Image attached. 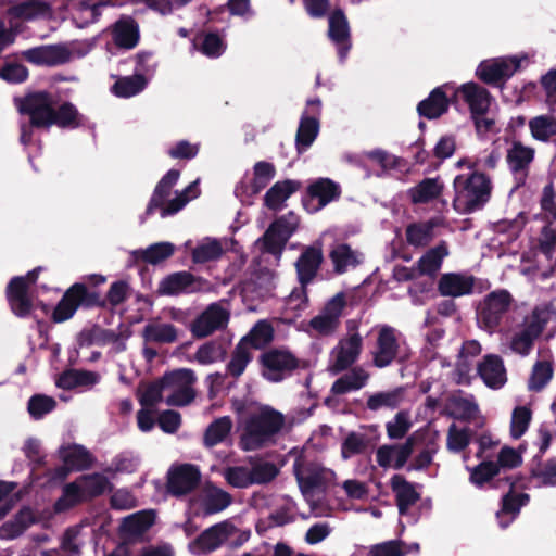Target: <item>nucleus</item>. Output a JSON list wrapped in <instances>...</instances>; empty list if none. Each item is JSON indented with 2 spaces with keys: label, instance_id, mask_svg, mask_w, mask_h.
<instances>
[{
  "label": "nucleus",
  "instance_id": "17",
  "mask_svg": "<svg viewBox=\"0 0 556 556\" xmlns=\"http://www.w3.org/2000/svg\"><path fill=\"white\" fill-rule=\"evenodd\" d=\"M18 55L37 66H58L71 60V51L63 45H43L23 50Z\"/></svg>",
  "mask_w": 556,
  "mask_h": 556
},
{
  "label": "nucleus",
  "instance_id": "45",
  "mask_svg": "<svg viewBox=\"0 0 556 556\" xmlns=\"http://www.w3.org/2000/svg\"><path fill=\"white\" fill-rule=\"evenodd\" d=\"M438 225L439 223L435 218L409 224L405 230L407 243L415 248L428 245L433 240V230Z\"/></svg>",
  "mask_w": 556,
  "mask_h": 556
},
{
  "label": "nucleus",
  "instance_id": "56",
  "mask_svg": "<svg viewBox=\"0 0 556 556\" xmlns=\"http://www.w3.org/2000/svg\"><path fill=\"white\" fill-rule=\"evenodd\" d=\"M529 129L533 139L547 142L556 136V117L538 115L529 121Z\"/></svg>",
  "mask_w": 556,
  "mask_h": 556
},
{
  "label": "nucleus",
  "instance_id": "31",
  "mask_svg": "<svg viewBox=\"0 0 556 556\" xmlns=\"http://www.w3.org/2000/svg\"><path fill=\"white\" fill-rule=\"evenodd\" d=\"M477 369L482 381L491 389H500L507 381L506 369L503 359L498 355H485L482 362L478 364Z\"/></svg>",
  "mask_w": 556,
  "mask_h": 556
},
{
  "label": "nucleus",
  "instance_id": "9",
  "mask_svg": "<svg viewBox=\"0 0 556 556\" xmlns=\"http://www.w3.org/2000/svg\"><path fill=\"white\" fill-rule=\"evenodd\" d=\"M298 225L299 219L293 212L276 218L260 239L262 252L280 257Z\"/></svg>",
  "mask_w": 556,
  "mask_h": 556
},
{
  "label": "nucleus",
  "instance_id": "58",
  "mask_svg": "<svg viewBox=\"0 0 556 556\" xmlns=\"http://www.w3.org/2000/svg\"><path fill=\"white\" fill-rule=\"evenodd\" d=\"M224 254L222 243L217 239H207V241L198 244L191 253L192 262L204 264L217 261Z\"/></svg>",
  "mask_w": 556,
  "mask_h": 556
},
{
  "label": "nucleus",
  "instance_id": "51",
  "mask_svg": "<svg viewBox=\"0 0 556 556\" xmlns=\"http://www.w3.org/2000/svg\"><path fill=\"white\" fill-rule=\"evenodd\" d=\"M193 45L202 54L212 59L220 56L227 48L225 40L217 33L199 34Z\"/></svg>",
  "mask_w": 556,
  "mask_h": 556
},
{
  "label": "nucleus",
  "instance_id": "53",
  "mask_svg": "<svg viewBox=\"0 0 556 556\" xmlns=\"http://www.w3.org/2000/svg\"><path fill=\"white\" fill-rule=\"evenodd\" d=\"M154 513L151 510H142L124 518L122 530L134 536L142 535L154 523Z\"/></svg>",
  "mask_w": 556,
  "mask_h": 556
},
{
  "label": "nucleus",
  "instance_id": "10",
  "mask_svg": "<svg viewBox=\"0 0 556 556\" xmlns=\"http://www.w3.org/2000/svg\"><path fill=\"white\" fill-rule=\"evenodd\" d=\"M201 479L199 466L189 463L173 465L166 475V492L173 497L181 498L194 492Z\"/></svg>",
  "mask_w": 556,
  "mask_h": 556
},
{
  "label": "nucleus",
  "instance_id": "39",
  "mask_svg": "<svg viewBox=\"0 0 556 556\" xmlns=\"http://www.w3.org/2000/svg\"><path fill=\"white\" fill-rule=\"evenodd\" d=\"M59 455L65 465H68L73 470L81 471L87 470L93 466V455L83 445L72 444L61 446Z\"/></svg>",
  "mask_w": 556,
  "mask_h": 556
},
{
  "label": "nucleus",
  "instance_id": "36",
  "mask_svg": "<svg viewBox=\"0 0 556 556\" xmlns=\"http://www.w3.org/2000/svg\"><path fill=\"white\" fill-rule=\"evenodd\" d=\"M469 106L471 115L486 114L490 109L491 94L484 87L470 81L463 84L457 90Z\"/></svg>",
  "mask_w": 556,
  "mask_h": 556
},
{
  "label": "nucleus",
  "instance_id": "42",
  "mask_svg": "<svg viewBox=\"0 0 556 556\" xmlns=\"http://www.w3.org/2000/svg\"><path fill=\"white\" fill-rule=\"evenodd\" d=\"M121 334L112 329H104L98 324L90 328H84L77 336V343L80 348H89L93 344L101 346L116 343Z\"/></svg>",
  "mask_w": 556,
  "mask_h": 556
},
{
  "label": "nucleus",
  "instance_id": "61",
  "mask_svg": "<svg viewBox=\"0 0 556 556\" xmlns=\"http://www.w3.org/2000/svg\"><path fill=\"white\" fill-rule=\"evenodd\" d=\"M369 444V439L366 434L350 432L341 444V456L343 459H349L354 455L363 454Z\"/></svg>",
  "mask_w": 556,
  "mask_h": 556
},
{
  "label": "nucleus",
  "instance_id": "28",
  "mask_svg": "<svg viewBox=\"0 0 556 556\" xmlns=\"http://www.w3.org/2000/svg\"><path fill=\"white\" fill-rule=\"evenodd\" d=\"M363 345V339L359 333H353L348 339L341 340L333 351L336 358L331 365L334 374L346 370L358 358Z\"/></svg>",
  "mask_w": 556,
  "mask_h": 556
},
{
  "label": "nucleus",
  "instance_id": "40",
  "mask_svg": "<svg viewBox=\"0 0 556 556\" xmlns=\"http://www.w3.org/2000/svg\"><path fill=\"white\" fill-rule=\"evenodd\" d=\"M448 255L446 241L442 240L435 247L429 249L417 262L419 275H426L431 278L435 277L440 270L444 257Z\"/></svg>",
  "mask_w": 556,
  "mask_h": 556
},
{
  "label": "nucleus",
  "instance_id": "48",
  "mask_svg": "<svg viewBox=\"0 0 556 556\" xmlns=\"http://www.w3.org/2000/svg\"><path fill=\"white\" fill-rule=\"evenodd\" d=\"M148 81L143 74L136 73L131 76H123L111 87V92L118 98H130L140 93Z\"/></svg>",
  "mask_w": 556,
  "mask_h": 556
},
{
  "label": "nucleus",
  "instance_id": "30",
  "mask_svg": "<svg viewBox=\"0 0 556 556\" xmlns=\"http://www.w3.org/2000/svg\"><path fill=\"white\" fill-rule=\"evenodd\" d=\"M112 38L119 49L131 50L140 41L139 25L131 16H122L112 26Z\"/></svg>",
  "mask_w": 556,
  "mask_h": 556
},
{
  "label": "nucleus",
  "instance_id": "63",
  "mask_svg": "<svg viewBox=\"0 0 556 556\" xmlns=\"http://www.w3.org/2000/svg\"><path fill=\"white\" fill-rule=\"evenodd\" d=\"M500 475L498 465L495 462L484 460L470 470L469 480L478 488H482L486 482H491Z\"/></svg>",
  "mask_w": 556,
  "mask_h": 556
},
{
  "label": "nucleus",
  "instance_id": "3",
  "mask_svg": "<svg viewBox=\"0 0 556 556\" xmlns=\"http://www.w3.org/2000/svg\"><path fill=\"white\" fill-rule=\"evenodd\" d=\"M453 207L462 214H471L484 207L490 201L492 182L489 176L480 172L460 174L453 181Z\"/></svg>",
  "mask_w": 556,
  "mask_h": 556
},
{
  "label": "nucleus",
  "instance_id": "15",
  "mask_svg": "<svg viewBox=\"0 0 556 556\" xmlns=\"http://www.w3.org/2000/svg\"><path fill=\"white\" fill-rule=\"evenodd\" d=\"M341 195L339 184L330 178H318L308 185L302 204L308 213H316Z\"/></svg>",
  "mask_w": 556,
  "mask_h": 556
},
{
  "label": "nucleus",
  "instance_id": "1",
  "mask_svg": "<svg viewBox=\"0 0 556 556\" xmlns=\"http://www.w3.org/2000/svg\"><path fill=\"white\" fill-rule=\"evenodd\" d=\"M52 93L46 90L34 91L18 99L17 109L23 115L29 116L31 127L48 129L56 126L61 129H76L84 125L83 115L70 101L55 106Z\"/></svg>",
  "mask_w": 556,
  "mask_h": 556
},
{
  "label": "nucleus",
  "instance_id": "52",
  "mask_svg": "<svg viewBox=\"0 0 556 556\" xmlns=\"http://www.w3.org/2000/svg\"><path fill=\"white\" fill-rule=\"evenodd\" d=\"M143 338L147 342L174 343L177 341V329L172 324L150 323L143 328Z\"/></svg>",
  "mask_w": 556,
  "mask_h": 556
},
{
  "label": "nucleus",
  "instance_id": "50",
  "mask_svg": "<svg viewBox=\"0 0 556 556\" xmlns=\"http://www.w3.org/2000/svg\"><path fill=\"white\" fill-rule=\"evenodd\" d=\"M232 429V421L229 416H224L212 421L203 435V443L206 447H213L226 440Z\"/></svg>",
  "mask_w": 556,
  "mask_h": 556
},
{
  "label": "nucleus",
  "instance_id": "62",
  "mask_svg": "<svg viewBox=\"0 0 556 556\" xmlns=\"http://www.w3.org/2000/svg\"><path fill=\"white\" fill-rule=\"evenodd\" d=\"M410 416L407 410H400L394 418L386 424L387 435L390 440H401L412 428Z\"/></svg>",
  "mask_w": 556,
  "mask_h": 556
},
{
  "label": "nucleus",
  "instance_id": "32",
  "mask_svg": "<svg viewBox=\"0 0 556 556\" xmlns=\"http://www.w3.org/2000/svg\"><path fill=\"white\" fill-rule=\"evenodd\" d=\"M231 340L219 336L201 344L193 355V361L200 365H211L224 362L228 355Z\"/></svg>",
  "mask_w": 556,
  "mask_h": 556
},
{
  "label": "nucleus",
  "instance_id": "7",
  "mask_svg": "<svg viewBox=\"0 0 556 556\" xmlns=\"http://www.w3.org/2000/svg\"><path fill=\"white\" fill-rule=\"evenodd\" d=\"M514 304L511 293L497 289L488 293L476 306V319L479 328L490 333L498 330L508 320Z\"/></svg>",
  "mask_w": 556,
  "mask_h": 556
},
{
  "label": "nucleus",
  "instance_id": "24",
  "mask_svg": "<svg viewBox=\"0 0 556 556\" xmlns=\"http://www.w3.org/2000/svg\"><path fill=\"white\" fill-rule=\"evenodd\" d=\"M476 277L465 273H445L438 280V292L446 298H459L473 293Z\"/></svg>",
  "mask_w": 556,
  "mask_h": 556
},
{
  "label": "nucleus",
  "instance_id": "46",
  "mask_svg": "<svg viewBox=\"0 0 556 556\" xmlns=\"http://www.w3.org/2000/svg\"><path fill=\"white\" fill-rule=\"evenodd\" d=\"M274 340V328L266 320H258L239 341L252 350H262Z\"/></svg>",
  "mask_w": 556,
  "mask_h": 556
},
{
  "label": "nucleus",
  "instance_id": "8",
  "mask_svg": "<svg viewBox=\"0 0 556 556\" xmlns=\"http://www.w3.org/2000/svg\"><path fill=\"white\" fill-rule=\"evenodd\" d=\"M262 377L274 383L281 382L300 367V359L289 350L273 348L258 357Z\"/></svg>",
  "mask_w": 556,
  "mask_h": 556
},
{
  "label": "nucleus",
  "instance_id": "43",
  "mask_svg": "<svg viewBox=\"0 0 556 556\" xmlns=\"http://www.w3.org/2000/svg\"><path fill=\"white\" fill-rule=\"evenodd\" d=\"M443 189L444 185L440 181V177L425 178L410 188L408 194L412 203L427 204L438 199L442 194Z\"/></svg>",
  "mask_w": 556,
  "mask_h": 556
},
{
  "label": "nucleus",
  "instance_id": "20",
  "mask_svg": "<svg viewBox=\"0 0 556 556\" xmlns=\"http://www.w3.org/2000/svg\"><path fill=\"white\" fill-rule=\"evenodd\" d=\"M5 296L15 316L25 318L31 313L34 307L33 300L24 277L15 276L9 281L5 288Z\"/></svg>",
  "mask_w": 556,
  "mask_h": 556
},
{
  "label": "nucleus",
  "instance_id": "11",
  "mask_svg": "<svg viewBox=\"0 0 556 556\" xmlns=\"http://www.w3.org/2000/svg\"><path fill=\"white\" fill-rule=\"evenodd\" d=\"M324 263L323 244L316 241L305 245L294 263L300 293L306 299V288L316 279Z\"/></svg>",
  "mask_w": 556,
  "mask_h": 556
},
{
  "label": "nucleus",
  "instance_id": "23",
  "mask_svg": "<svg viewBox=\"0 0 556 556\" xmlns=\"http://www.w3.org/2000/svg\"><path fill=\"white\" fill-rule=\"evenodd\" d=\"M253 176L249 181L241 180L235 189L236 195L253 197L264 190L276 176V167L267 161H258L253 165Z\"/></svg>",
  "mask_w": 556,
  "mask_h": 556
},
{
  "label": "nucleus",
  "instance_id": "22",
  "mask_svg": "<svg viewBox=\"0 0 556 556\" xmlns=\"http://www.w3.org/2000/svg\"><path fill=\"white\" fill-rule=\"evenodd\" d=\"M328 24V37L338 46L339 58L343 61L352 48L350 25L344 11L334 9L329 15Z\"/></svg>",
  "mask_w": 556,
  "mask_h": 556
},
{
  "label": "nucleus",
  "instance_id": "19",
  "mask_svg": "<svg viewBox=\"0 0 556 556\" xmlns=\"http://www.w3.org/2000/svg\"><path fill=\"white\" fill-rule=\"evenodd\" d=\"M448 84L435 87L429 96L421 100L417 105L419 116L427 119H437L447 113L451 104L457 101V91L451 97L447 96Z\"/></svg>",
  "mask_w": 556,
  "mask_h": 556
},
{
  "label": "nucleus",
  "instance_id": "21",
  "mask_svg": "<svg viewBox=\"0 0 556 556\" xmlns=\"http://www.w3.org/2000/svg\"><path fill=\"white\" fill-rule=\"evenodd\" d=\"M502 484H508L509 491L505 495H503L501 501V510L496 514V517L498 519L500 526L502 528H506L509 521L503 522V515H511L513 518H515L519 514L520 508L528 504V502L530 501V496L527 493H515V489L518 485L517 478H514L511 476L500 478L493 483V486L501 488Z\"/></svg>",
  "mask_w": 556,
  "mask_h": 556
},
{
  "label": "nucleus",
  "instance_id": "55",
  "mask_svg": "<svg viewBox=\"0 0 556 556\" xmlns=\"http://www.w3.org/2000/svg\"><path fill=\"white\" fill-rule=\"evenodd\" d=\"M253 354L243 342H238L230 355V361L226 365V370L229 376L235 379L240 378L248 365L252 362Z\"/></svg>",
  "mask_w": 556,
  "mask_h": 556
},
{
  "label": "nucleus",
  "instance_id": "12",
  "mask_svg": "<svg viewBox=\"0 0 556 556\" xmlns=\"http://www.w3.org/2000/svg\"><path fill=\"white\" fill-rule=\"evenodd\" d=\"M229 321V312L219 304H210L190 324L189 330L194 339H204L215 331L223 330Z\"/></svg>",
  "mask_w": 556,
  "mask_h": 556
},
{
  "label": "nucleus",
  "instance_id": "16",
  "mask_svg": "<svg viewBox=\"0 0 556 556\" xmlns=\"http://www.w3.org/2000/svg\"><path fill=\"white\" fill-rule=\"evenodd\" d=\"M417 440L416 434L406 438L402 444H383L376 451V462L381 468L402 469L410 458Z\"/></svg>",
  "mask_w": 556,
  "mask_h": 556
},
{
  "label": "nucleus",
  "instance_id": "60",
  "mask_svg": "<svg viewBox=\"0 0 556 556\" xmlns=\"http://www.w3.org/2000/svg\"><path fill=\"white\" fill-rule=\"evenodd\" d=\"M402 401V390L395 389L388 392H377L370 395L366 406L369 410H379L380 408H396Z\"/></svg>",
  "mask_w": 556,
  "mask_h": 556
},
{
  "label": "nucleus",
  "instance_id": "59",
  "mask_svg": "<svg viewBox=\"0 0 556 556\" xmlns=\"http://www.w3.org/2000/svg\"><path fill=\"white\" fill-rule=\"evenodd\" d=\"M197 381L194 371L190 368H179L167 371L162 377L163 386L166 389L192 388Z\"/></svg>",
  "mask_w": 556,
  "mask_h": 556
},
{
  "label": "nucleus",
  "instance_id": "18",
  "mask_svg": "<svg viewBox=\"0 0 556 556\" xmlns=\"http://www.w3.org/2000/svg\"><path fill=\"white\" fill-rule=\"evenodd\" d=\"M519 67L520 60L517 58L482 61L477 67L476 75L481 81L488 85L498 86L510 78Z\"/></svg>",
  "mask_w": 556,
  "mask_h": 556
},
{
  "label": "nucleus",
  "instance_id": "26",
  "mask_svg": "<svg viewBox=\"0 0 556 556\" xmlns=\"http://www.w3.org/2000/svg\"><path fill=\"white\" fill-rule=\"evenodd\" d=\"M399 343L394 334V329L384 326L380 329L376 350L372 353V363L378 368H384L392 364L399 353Z\"/></svg>",
  "mask_w": 556,
  "mask_h": 556
},
{
  "label": "nucleus",
  "instance_id": "54",
  "mask_svg": "<svg viewBox=\"0 0 556 556\" xmlns=\"http://www.w3.org/2000/svg\"><path fill=\"white\" fill-rule=\"evenodd\" d=\"M231 495L214 485L207 488L202 501L205 515H214L226 509L231 504Z\"/></svg>",
  "mask_w": 556,
  "mask_h": 556
},
{
  "label": "nucleus",
  "instance_id": "34",
  "mask_svg": "<svg viewBox=\"0 0 556 556\" xmlns=\"http://www.w3.org/2000/svg\"><path fill=\"white\" fill-rule=\"evenodd\" d=\"M534 155L535 150L532 147L525 146L521 141H514L507 150L506 162L508 168L514 175H522L521 182H523L528 176Z\"/></svg>",
  "mask_w": 556,
  "mask_h": 556
},
{
  "label": "nucleus",
  "instance_id": "27",
  "mask_svg": "<svg viewBox=\"0 0 556 556\" xmlns=\"http://www.w3.org/2000/svg\"><path fill=\"white\" fill-rule=\"evenodd\" d=\"M545 321L540 320L536 311H533L531 320L510 341V349L517 354L527 356L534 346V341L544 330Z\"/></svg>",
  "mask_w": 556,
  "mask_h": 556
},
{
  "label": "nucleus",
  "instance_id": "49",
  "mask_svg": "<svg viewBox=\"0 0 556 556\" xmlns=\"http://www.w3.org/2000/svg\"><path fill=\"white\" fill-rule=\"evenodd\" d=\"M368 379V374L362 368H353L350 372L338 378L331 387L336 395L349 393L362 389Z\"/></svg>",
  "mask_w": 556,
  "mask_h": 556
},
{
  "label": "nucleus",
  "instance_id": "6",
  "mask_svg": "<svg viewBox=\"0 0 556 556\" xmlns=\"http://www.w3.org/2000/svg\"><path fill=\"white\" fill-rule=\"evenodd\" d=\"M112 490L113 485L105 476L98 472L81 475L63 488L62 497L56 501L55 509L64 510L75 507Z\"/></svg>",
  "mask_w": 556,
  "mask_h": 556
},
{
  "label": "nucleus",
  "instance_id": "5",
  "mask_svg": "<svg viewBox=\"0 0 556 556\" xmlns=\"http://www.w3.org/2000/svg\"><path fill=\"white\" fill-rule=\"evenodd\" d=\"M180 176L178 169H169L156 184L153 193L146 208V215H152L155 210H161V216L166 217L181 211L191 200L189 193L195 188L197 182L190 184L181 192H176L174 199H168L173 187L177 184Z\"/></svg>",
  "mask_w": 556,
  "mask_h": 556
},
{
  "label": "nucleus",
  "instance_id": "35",
  "mask_svg": "<svg viewBox=\"0 0 556 556\" xmlns=\"http://www.w3.org/2000/svg\"><path fill=\"white\" fill-rule=\"evenodd\" d=\"M302 188V182L294 179H285L275 182L264 195V205L274 212L280 211L283 203L293 193Z\"/></svg>",
  "mask_w": 556,
  "mask_h": 556
},
{
  "label": "nucleus",
  "instance_id": "47",
  "mask_svg": "<svg viewBox=\"0 0 556 556\" xmlns=\"http://www.w3.org/2000/svg\"><path fill=\"white\" fill-rule=\"evenodd\" d=\"M319 132V121L316 116H308L306 112L301 116L295 135V146L299 153L309 148Z\"/></svg>",
  "mask_w": 556,
  "mask_h": 556
},
{
  "label": "nucleus",
  "instance_id": "13",
  "mask_svg": "<svg viewBox=\"0 0 556 556\" xmlns=\"http://www.w3.org/2000/svg\"><path fill=\"white\" fill-rule=\"evenodd\" d=\"M237 532V527L228 520L215 523L201 532L189 544V548L193 554L211 553L220 547Z\"/></svg>",
  "mask_w": 556,
  "mask_h": 556
},
{
  "label": "nucleus",
  "instance_id": "64",
  "mask_svg": "<svg viewBox=\"0 0 556 556\" xmlns=\"http://www.w3.org/2000/svg\"><path fill=\"white\" fill-rule=\"evenodd\" d=\"M471 440V432L468 428L458 429L455 424H452L447 430L446 447L453 453L464 451Z\"/></svg>",
  "mask_w": 556,
  "mask_h": 556
},
{
  "label": "nucleus",
  "instance_id": "57",
  "mask_svg": "<svg viewBox=\"0 0 556 556\" xmlns=\"http://www.w3.org/2000/svg\"><path fill=\"white\" fill-rule=\"evenodd\" d=\"M554 375L552 363L548 361H538L531 370L528 379V389L533 392L542 391L551 381Z\"/></svg>",
  "mask_w": 556,
  "mask_h": 556
},
{
  "label": "nucleus",
  "instance_id": "41",
  "mask_svg": "<svg viewBox=\"0 0 556 556\" xmlns=\"http://www.w3.org/2000/svg\"><path fill=\"white\" fill-rule=\"evenodd\" d=\"M99 380L98 372L84 369H66L59 375L55 384L63 390H73L78 387H92Z\"/></svg>",
  "mask_w": 556,
  "mask_h": 556
},
{
  "label": "nucleus",
  "instance_id": "14",
  "mask_svg": "<svg viewBox=\"0 0 556 556\" xmlns=\"http://www.w3.org/2000/svg\"><path fill=\"white\" fill-rule=\"evenodd\" d=\"M345 306V294L337 293L326 302L320 313L309 320V327L319 336L332 334L340 326V318Z\"/></svg>",
  "mask_w": 556,
  "mask_h": 556
},
{
  "label": "nucleus",
  "instance_id": "44",
  "mask_svg": "<svg viewBox=\"0 0 556 556\" xmlns=\"http://www.w3.org/2000/svg\"><path fill=\"white\" fill-rule=\"evenodd\" d=\"M175 253V245L170 242H157L149 245L147 249L135 250L131 256L135 262L157 265Z\"/></svg>",
  "mask_w": 556,
  "mask_h": 556
},
{
  "label": "nucleus",
  "instance_id": "38",
  "mask_svg": "<svg viewBox=\"0 0 556 556\" xmlns=\"http://www.w3.org/2000/svg\"><path fill=\"white\" fill-rule=\"evenodd\" d=\"M479 408L472 397H464L452 394L446 400L445 409L442 414L460 421H471Z\"/></svg>",
  "mask_w": 556,
  "mask_h": 556
},
{
  "label": "nucleus",
  "instance_id": "33",
  "mask_svg": "<svg viewBox=\"0 0 556 556\" xmlns=\"http://www.w3.org/2000/svg\"><path fill=\"white\" fill-rule=\"evenodd\" d=\"M390 486L395 494V503L400 515H406L409 508L420 500V493L416 491L415 484L402 475L392 476Z\"/></svg>",
  "mask_w": 556,
  "mask_h": 556
},
{
  "label": "nucleus",
  "instance_id": "25",
  "mask_svg": "<svg viewBox=\"0 0 556 556\" xmlns=\"http://www.w3.org/2000/svg\"><path fill=\"white\" fill-rule=\"evenodd\" d=\"M294 476L299 488L304 496L315 491L326 492L334 478V472L326 468H316L308 470L303 475L298 465H294Z\"/></svg>",
  "mask_w": 556,
  "mask_h": 556
},
{
  "label": "nucleus",
  "instance_id": "37",
  "mask_svg": "<svg viewBox=\"0 0 556 556\" xmlns=\"http://www.w3.org/2000/svg\"><path fill=\"white\" fill-rule=\"evenodd\" d=\"M329 258L337 275L354 269L364 261L363 253L355 251L348 243H339L329 253Z\"/></svg>",
  "mask_w": 556,
  "mask_h": 556
},
{
  "label": "nucleus",
  "instance_id": "2",
  "mask_svg": "<svg viewBox=\"0 0 556 556\" xmlns=\"http://www.w3.org/2000/svg\"><path fill=\"white\" fill-rule=\"evenodd\" d=\"M129 293L130 286L125 280L112 282L105 298H102L97 289H89L84 282H75L63 293L52 312L51 319L60 324L71 319L78 308H105L108 305L116 307L126 302Z\"/></svg>",
  "mask_w": 556,
  "mask_h": 556
},
{
  "label": "nucleus",
  "instance_id": "4",
  "mask_svg": "<svg viewBox=\"0 0 556 556\" xmlns=\"http://www.w3.org/2000/svg\"><path fill=\"white\" fill-rule=\"evenodd\" d=\"M285 425V416L270 406H263L244 421L240 446L243 451L262 448Z\"/></svg>",
  "mask_w": 556,
  "mask_h": 556
},
{
  "label": "nucleus",
  "instance_id": "29",
  "mask_svg": "<svg viewBox=\"0 0 556 556\" xmlns=\"http://www.w3.org/2000/svg\"><path fill=\"white\" fill-rule=\"evenodd\" d=\"M197 277L190 271H176L165 276L159 283V295H179L182 293H191L199 288L195 287Z\"/></svg>",
  "mask_w": 556,
  "mask_h": 556
}]
</instances>
